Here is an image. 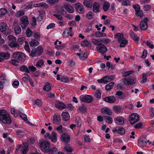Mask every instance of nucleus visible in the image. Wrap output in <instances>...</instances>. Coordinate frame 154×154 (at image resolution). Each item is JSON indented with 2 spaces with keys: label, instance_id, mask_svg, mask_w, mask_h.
Segmentation results:
<instances>
[{
  "label": "nucleus",
  "instance_id": "obj_12",
  "mask_svg": "<svg viewBox=\"0 0 154 154\" xmlns=\"http://www.w3.org/2000/svg\"><path fill=\"white\" fill-rule=\"evenodd\" d=\"M125 80L128 85H134L136 82V79L133 77H130L128 78H125Z\"/></svg>",
  "mask_w": 154,
  "mask_h": 154
},
{
  "label": "nucleus",
  "instance_id": "obj_9",
  "mask_svg": "<svg viewBox=\"0 0 154 154\" xmlns=\"http://www.w3.org/2000/svg\"><path fill=\"white\" fill-rule=\"evenodd\" d=\"M79 52L78 53V56L79 57L80 60H84L87 58V56L85 51H82L81 49H79Z\"/></svg>",
  "mask_w": 154,
  "mask_h": 154
},
{
  "label": "nucleus",
  "instance_id": "obj_7",
  "mask_svg": "<svg viewBox=\"0 0 154 154\" xmlns=\"http://www.w3.org/2000/svg\"><path fill=\"white\" fill-rule=\"evenodd\" d=\"M112 132L114 133L115 132L123 135L125 133V129L122 127H117L114 128L112 130Z\"/></svg>",
  "mask_w": 154,
  "mask_h": 154
},
{
  "label": "nucleus",
  "instance_id": "obj_57",
  "mask_svg": "<svg viewBox=\"0 0 154 154\" xmlns=\"http://www.w3.org/2000/svg\"><path fill=\"white\" fill-rule=\"evenodd\" d=\"M63 150L67 152H70L72 151V149L70 146L67 145L64 147Z\"/></svg>",
  "mask_w": 154,
  "mask_h": 154
},
{
  "label": "nucleus",
  "instance_id": "obj_60",
  "mask_svg": "<svg viewBox=\"0 0 154 154\" xmlns=\"http://www.w3.org/2000/svg\"><path fill=\"white\" fill-rule=\"evenodd\" d=\"M35 49L36 50V51L39 55H40L42 54L43 51V49L41 47L39 46Z\"/></svg>",
  "mask_w": 154,
  "mask_h": 154
},
{
  "label": "nucleus",
  "instance_id": "obj_48",
  "mask_svg": "<svg viewBox=\"0 0 154 154\" xmlns=\"http://www.w3.org/2000/svg\"><path fill=\"white\" fill-rule=\"evenodd\" d=\"M0 80V81L4 84L8 82V80L6 79V76L4 74H2L1 76Z\"/></svg>",
  "mask_w": 154,
  "mask_h": 154
},
{
  "label": "nucleus",
  "instance_id": "obj_35",
  "mask_svg": "<svg viewBox=\"0 0 154 154\" xmlns=\"http://www.w3.org/2000/svg\"><path fill=\"white\" fill-rule=\"evenodd\" d=\"M114 84V82H112L105 86V89L106 91H109L111 90L112 88V86Z\"/></svg>",
  "mask_w": 154,
  "mask_h": 154
},
{
  "label": "nucleus",
  "instance_id": "obj_32",
  "mask_svg": "<svg viewBox=\"0 0 154 154\" xmlns=\"http://www.w3.org/2000/svg\"><path fill=\"white\" fill-rule=\"evenodd\" d=\"M79 109L81 112L83 113L86 112L87 111L86 106L83 104L79 106Z\"/></svg>",
  "mask_w": 154,
  "mask_h": 154
},
{
  "label": "nucleus",
  "instance_id": "obj_44",
  "mask_svg": "<svg viewBox=\"0 0 154 154\" xmlns=\"http://www.w3.org/2000/svg\"><path fill=\"white\" fill-rule=\"evenodd\" d=\"M29 43L31 46H36L39 44V42L37 41L34 40L30 42Z\"/></svg>",
  "mask_w": 154,
  "mask_h": 154
},
{
  "label": "nucleus",
  "instance_id": "obj_43",
  "mask_svg": "<svg viewBox=\"0 0 154 154\" xmlns=\"http://www.w3.org/2000/svg\"><path fill=\"white\" fill-rule=\"evenodd\" d=\"M20 70L22 72H25L27 73L30 72L28 68L26 66H23L20 68Z\"/></svg>",
  "mask_w": 154,
  "mask_h": 154
},
{
  "label": "nucleus",
  "instance_id": "obj_6",
  "mask_svg": "<svg viewBox=\"0 0 154 154\" xmlns=\"http://www.w3.org/2000/svg\"><path fill=\"white\" fill-rule=\"evenodd\" d=\"M20 20L21 27L23 29L25 28L29 23L28 17L23 16L20 18Z\"/></svg>",
  "mask_w": 154,
  "mask_h": 154
},
{
  "label": "nucleus",
  "instance_id": "obj_27",
  "mask_svg": "<svg viewBox=\"0 0 154 154\" xmlns=\"http://www.w3.org/2000/svg\"><path fill=\"white\" fill-rule=\"evenodd\" d=\"M131 37L136 42H137L139 41V38L137 35L135 34L132 31H131L130 33Z\"/></svg>",
  "mask_w": 154,
  "mask_h": 154
},
{
  "label": "nucleus",
  "instance_id": "obj_24",
  "mask_svg": "<svg viewBox=\"0 0 154 154\" xmlns=\"http://www.w3.org/2000/svg\"><path fill=\"white\" fill-rule=\"evenodd\" d=\"M146 140L145 137H141L138 140V143L142 146H145L146 144Z\"/></svg>",
  "mask_w": 154,
  "mask_h": 154
},
{
  "label": "nucleus",
  "instance_id": "obj_3",
  "mask_svg": "<svg viewBox=\"0 0 154 154\" xmlns=\"http://www.w3.org/2000/svg\"><path fill=\"white\" fill-rule=\"evenodd\" d=\"M139 120V115L136 113H133L131 114L129 118V121L131 125H133Z\"/></svg>",
  "mask_w": 154,
  "mask_h": 154
},
{
  "label": "nucleus",
  "instance_id": "obj_54",
  "mask_svg": "<svg viewBox=\"0 0 154 154\" xmlns=\"http://www.w3.org/2000/svg\"><path fill=\"white\" fill-rule=\"evenodd\" d=\"M33 102H34V105H37L38 106H41L42 105V102L41 100L39 99H36L35 101L33 100Z\"/></svg>",
  "mask_w": 154,
  "mask_h": 154
},
{
  "label": "nucleus",
  "instance_id": "obj_50",
  "mask_svg": "<svg viewBox=\"0 0 154 154\" xmlns=\"http://www.w3.org/2000/svg\"><path fill=\"white\" fill-rule=\"evenodd\" d=\"M44 64L43 60H40L36 63V66L38 67H41Z\"/></svg>",
  "mask_w": 154,
  "mask_h": 154
},
{
  "label": "nucleus",
  "instance_id": "obj_10",
  "mask_svg": "<svg viewBox=\"0 0 154 154\" xmlns=\"http://www.w3.org/2000/svg\"><path fill=\"white\" fill-rule=\"evenodd\" d=\"M92 10L94 13H98L100 12V5L98 2H95L94 3L92 6Z\"/></svg>",
  "mask_w": 154,
  "mask_h": 154
},
{
  "label": "nucleus",
  "instance_id": "obj_8",
  "mask_svg": "<svg viewBox=\"0 0 154 154\" xmlns=\"http://www.w3.org/2000/svg\"><path fill=\"white\" fill-rule=\"evenodd\" d=\"M96 48L98 51L102 54L106 52L107 51L106 47L102 44L100 45L97 46Z\"/></svg>",
  "mask_w": 154,
  "mask_h": 154
},
{
  "label": "nucleus",
  "instance_id": "obj_53",
  "mask_svg": "<svg viewBox=\"0 0 154 154\" xmlns=\"http://www.w3.org/2000/svg\"><path fill=\"white\" fill-rule=\"evenodd\" d=\"M106 119V122L108 124H111L112 122V119L109 116H104V117Z\"/></svg>",
  "mask_w": 154,
  "mask_h": 154
},
{
  "label": "nucleus",
  "instance_id": "obj_45",
  "mask_svg": "<svg viewBox=\"0 0 154 154\" xmlns=\"http://www.w3.org/2000/svg\"><path fill=\"white\" fill-rule=\"evenodd\" d=\"M7 12V10L3 8L0 9V17H2L6 14Z\"/></svg>",
  "mask_w": 154,
  "mask_h": 154
},
{
  "label": "nucleus",
  "instance_id": "obj_23",
  "mask_svg": "<svg viewBox=\"0 0 154 154\" xmlns=\"http://www.w3.org/2000/svg\"><path fill=\"white\" fill-rule=\"evenodd\" d=\"M23 146L22 147V149L21 150L22 154H26L28 150V147L27 143L23 144Z\"/></svg>",
  "mask_w": 154,
  "mask_h": 154
},
{
  "label": "nucleus",
  "instance_id": "obj_36",
  "mask_svg": "<svg viewBox=\"0 0 154 154\" xmlns=\"http://www.w3.org/2000/svg\"><path fill=\"white\" fill-rule=\"evenodd\" d=\"M70 33L68 29H66L63 34V37L64 38H66L69 35L70 36H72V34Z\"/></svg>",
  "mask_w": 154,
  "mask_h": 154
},
{
  "label": "nucleus",
  "instance_id": "obj_40",
  "mask_svg": "<svg viewBox=\"0 0 154 154\" xmlns=\"http://www.w3.org/2000/svg\"><path fill=\"white\" fill-rule=\"evenodd\" d=\"M120 43V46L121 47H124L128 43V42L127 40L125 39L124 38L121 40L120 42H118Z\"/></svg>",
  "mask_w": 154,
  "mask_h": 154
},
{
  "label": "nucleus",
  "instance_id": "obj_13",
  "mask_svg": "<svg viewBox=\"0 0 154 154\" xmlns=\"http://www.w3.org/2000/svg\"><path fill=\"white\" fill-rule=\"evenodd\" d=\"M103 100L105 101L111 103H113L116 101L115 97L113 96L106 97Z\"/></svg>",
  "mask_w": 154,
  "mask_h": 154
},
{
  "label": "nucleus",
  "instance_id": "obj_46",
  "mask_svg": "<svg viewBox=\"0 0 154 154\" xmlns=\"http://www.w3.org/2000/svg\"><path fill=\"white\" fill-rule=\"evenodd\" d=\"M25 14L24 12L22 10H20L17 11L15 15L17 17H19Z\"/></svg>",
  "mask_w": 154,
  "mask_h": 154
},
{
  "label": "nucleus",
  "instance_id": "obj_41",
  "mask_svg": "<svg viewBox=\"0 0 154 154\" xmlns=\"http://www.w3.org/2000/svg\"><path fill=\"white\" fill-rule=\"evenodd\" d=\"M121 107L120 106H114L113 107V110L117 113L120 112L121 111Z\"/></svg>",
  "mask_w": 154,
  "mask_h": 154
},
{
  "label": "nucleus",
  "instance_id": "obj_56",
  "mask_svg": "<svg viewBox=\"0 0 154 154\" xmlns=\"http://www.w3.org/2000/svg\"><path fill=\"white\" fill-rule=\"evenodd\" d=\"M14 31L16 34H18L21 31V29L20 27L19 26L15 27L14 28Z\"/></svg>",
  "mask_w": 154,
  "mask_h": 154
},
{
  "label": "nucleus",
  "instance_id": "obj_14",
  "mask_svg": "<svg viewBox=\"0 0 154 154\" xmlns=\"http://www.w3.org/2000/svg\"><path fill=\"white\" fill-rule=\"evenodd\" d=\"M55 107L60 109H63L65 108V105L60 101H57L55 104Z\"/></svg>",
  "mask_w": 154,
  "mask_h": 154
},
{
  "label": "nucleus",
  "instance_id": "obj_4",
  "mask_svg": "<svg viewBox=\"0 0 154 154\" xmlns=\"http://www.w3.org/2000/svg\"><path fill=\"white\" fill-rule=\"evenodd\" d=\"M79 98L81 101L87 103H91L93 100L92 97L90 95H81Z\"/></svg>",
  "mask_w": 154,
  "mask_h": 154
},
{
  "label": "nucleus",
  "instance_id": "obj_49",
  "mask_svg": "<svg viewBox=\"0 0 154 154\" xmlns=\"http://www.w3.org/2000/svg\"><path fill=\"white\" fill-rule=\"evenodd\" d=\"M89 45L90 43L87 40H85L81 43V45L84 47L88 46Z\"/></svg>",
  "mask_w": 154,
  "mask_h": 154
},
{
  "label": "nucleus",
  "instance_id": "obj_2",
  "mask_svg": "<svg viewBox=\"0 0 154 154\" xmlns=\"http://www.w3.org/2000/svg\"><path fill=\"white\" fill-rule=\"evenodd\" d=\"M0 121L3 123L6 124H10L11 119L8 113L5 110H0Z\"/></svg>",
  "mask_w": 154,
  "mask_h": 154
},
{
  "label": "nucleus",
  "instance_id": "obj_1",
  "mask_svg": "<svg viewBox=\"0 0 154 154\" xmlns=\"http://www.w3.org/2000/svg\"><path fill=\"white\" fill-rule=\"evenodd\" d=\"M40 146L42 151L44 152H49V154H55L58 151V149L56 148H53L50 149V143L48 141H43L40 143Z\"/></svg>",
  "mask_w": 154,
  "mask_h": 154
},
{
  "label": "nucleus",
  "instance_id": "obj_28",
  "mask_svg": "<svg viewBox=\"0 0 154 154\" xmlns=\"http://www.w3.org/2000/svg\"><path fill=\"white\" fill-rule=\"evenodd\" d=\"M115 37L118 39V42H120L121 40L124 39V37L123 33H118L115 36Z\"/></svg>",
  "mask_w": 154,
  "mask_h": 154
},
{
  "label": "nucleus",
  "instance_id": "obj_26",
  "mask_svg": "<svg viewBox=\"0 0 154 154\" xmlns=\"http://www.w3.org/2000/svg\"><path fill=\"white\" fill-rule=\"evenodd\" d=\"M58 40H56V42H54V45H56L55 48L58 50H61L63 49L65 46V44H63L61 45H58Z\"/></svg>",
  "mask_w": 154,
  "mask_h": 154
},
{
  "label": "nucleus",
  "instance_id": "obj_22",
  "mask_svg": "<svg viewBox=\"0 0 154 154\" xmlns=\"http://www.w3.org/2000/svg\"><path fill=\"white\" fill-rule=\"evenodd\" d=\"M7 25L4 22H0V31L3 32L5 31L7 29Z\"/></svg>",
  "mask_w": 154,
  "mask_h": 154
},
{
  "label": "nucleus",
  "instance_id": "obj_11",
  "mask_svg": "<svg viewBox=\"0 0 154 154\" xmlns=\"http://www.w3.org/2000/svg\"><path fill=\"white\" fill-rule=\"evenodd\" d=\"M60 139L62 141L66 143H68L70 139L69 135L66 133L63 134L61 137Z\"/></svg>",
  "mask_w": 154,
  "mask_h": 154
},
{
  "label": "nucleus",
  "instance_id": "obj_63",
  "mask_svg": "<svg viewBox=\"0 0 154 154\" xmlns=\"http://www.w3.org/2000/svg\"><path fill=\"white\" fill-rule=\"evenodd\" d=\"M133 72H134L132 70H130V71L125 72L123 73V76H128L131 75V74H132V73H133Z\"/></svg>",
  "mask_w": 154,
  "mask_h": 154
},
{
  "label": "nucleus",
  "instance_id": "obj_21",
  "mask_svg": "<svg viewBox=\"0 0 154 154\" xmlns=\"http://www.w3.org/2000/svg\"><path fill=\"white\" fill-rule=\"evenodd\" d=\"M23 110L22 109H19L18 111L19 114L20 116L21 117L25 122H28V120L26 116L22 113L21 111H23Z\"/></svg>",
  "mask_w": 154,
  "mask_h": 154
},
{
  "label": "nucleus",
  "instance_id": "obj_62",
  "mask_svg": "<svg viewBox=\"0 0 154 154\" xmlns=\"http://www.w3.org/2000/svg\"><path fill=\"white\" fill-rule=\"evenodd\" d=\"M133 7L135 10L136 13L140 11V7L138 5H134Z\"/></svg>",
  "mask_w": 154,
  "mask_h": 154
},
{
  "label": "nucleus",
  "instance_id": "obj_51",
  "mask_svg": "<svg viewBox=\"0 0 154 154\" xmlns=\"http://www.w3.org/2000/svg\"><path fill=\"white\" fill-rule=\"evenodd\" d=\"M94 94L95 97L97 98H100L101 97V93L99 90H97L95 91L94 92Z\"/></svg>",
  "mask_w": 154,
  "mask_h": 154
},
{
  "label": "nucleus",
  "instance_id": "obj_52",
  "mask_svg": "<svg viewBox=\"0 0 154 154\" xmlns=\"http://www.w3.org/2000/svg\"><path fill=\"white\" fill-rule=\"evenodd\" d=\"M59 0H47L46 2L49 5H52L57 3Z\"/></svg>",
  "mask_w": 154,
  "mask_h": 154
},
{
  "label": "nucleus",
  "instance_id": "obj_39",
  "mask_svg": "<svg viewBox=\"0 0 154 154\" xmlns=\"http://www.w3.org/2000/svg\"><path fill=\"white\" fill-rule=\"evenodd\" d=\"M51 89V85L48 82L46 83L45 85V86L43 88V89L46 91H49Z\"/></svg>",
  "mask_w": 154,
  "mask_h": 154
},
{
  "label": "nucleus",
  "instance_id": "obj_16",
  "mask_svg": "<svg viewBox=\"0 0 154 154\" xmlns=\"http://www.w3.org/2000/svg\"><path fill=\"white\" fill-rule=\"evenodd\" d=\"M61 120L60 115L59 114H55L54 116L53 122L54 124H57L60 122Z\"/></svg>",
  "mask_w": 154,
  "mask_h": 154
},
{
  "label": "nucleus",
  "instance_id": "obj_30",
  "mask_svg": "<svg viewBox=\"0 0 154 154\" xmlns=\"http://www.w3.org/2000/svg\"><path fill=\"white\" fill-rule=\"evenodd\" d=\"M84 12L83 6L79 3H78V12L79 13H82Z\"/></svg>",
  "mask_w": 154,
  "mask_h": 154
},
{
  "label": "nucleus",
  "instance_id": "obj_37",
  "mask_svg": "<svg viewBox=\"0 0 154 154\" xmlns=\"http://www.w3.org/2000/svg\"><path fill=\"white\" fill-rule=\"evenodd\" d=\"M0 57H2L4 59L6 60L10 57V56L8 53L2 52L0 53Z\"/></svg>",
  "mask_w": 154,
  "mask_h": 154
},
{
  "label": "nucleus",
  "instance_id": "obj_25",
  "mask_svg": "<svg viewBox=\"0 0 154 154\" xmlns=\"http://www.w3.org/2000/svg\"><path fill=\"white\" fill-rule=\"evenodd\" d=\"M140 29L143 30H146L148 28L147 23L146 22H145L144 21H141L140 22Z\"/></svg>",
  "mask_w": 154,
  "mask_h": 154
},
{
  "label": "nucleus",
  "instance_id": "obj_19",
  "mask_svg": "<svg viewBox=\"0 0 154 154\" xmlns=\"http://www.w3.org/2000/svg\"><path fill=\"white\" fill-rule=\"evenodd\" d=\"M57 134L54 132L52 131L51 134L50 139L52 142H56L57 140Z\"/></svg>",
  "mask_w": 154,
  "mask_h": 154
},
{
  "label": "nucleus",
  "instance_id": "obj_5",
  "mask_svg": "<svg viewBox=\"0 0 154 154\" xmlns=\"http://www.w3.org/2000/svg\"><path fill=\"white\" fill-rule=\"evenodd\" d=\"M13 57L17 60L23 61L25 59V57L23 53L19 52H15L13 55Z\"/></svg>",
  "mask_w": 154,
  "mask_h": 154
},
{
  "label": "nucleus",
  "instance_id": "obj_20",
  "mask_svg": "<svg viewBox=\"0 0 154 154\" xmlns=\"http://www.w3.org/2000/svg\"><path fill=\"white\" fill-rule=\"evenodd\" d=\"M63 8L68 12L72 13L73 12L74 8L70 5L68 4H64L63 6Z\"/></svg>",
  "mask_w": 154,
  "mask_h": 154
},
{
  "label": "nucleus",
  "instance_id": "obj_15",
  "mask_svg": "<svg viewBox=\"0 0 154 154\" xmlns=\"http://www.w3.org/2000/svg\"><path fill=\"white\" fill-rule=\"evenodd\" d=\"M124 119L122 117H119L114 119L115 123L120 125H123L124 124Z\"/></svg>",
  "mask_w": 154,
  "mask_h": 154
},
{
  "label": "nucleus",
  "instance_id": "obj_38",
  "mask_svg": "<svg viewBox=\"0 0 154 154\" xmlns=\"http://www.w3.org/2000/svg\"><path fill=\"white\" fill-rule=\"evenodd\" d=\"M9 45L11 48H13L17 47L18 44L17 42L16 41H13L9 43Z\"/></svg>",
  "mask_w": 154,
  "mask_h": 154
},
{
  "label": "nucleus",
  "instance_id": "obj_31",
  "mask_svg": "<svg viewBox=\"0 0 154 154\" xmlns=\"http://www.w3.org/2000/svg\"><path fill=\"white\" fill-rule=\"evenodd\" d=\"M104 84L107 83L113 79V77L112 76H105L103 77Z\"/></svg>",
  "mask_w": 154,
  "mask_h": 154
},
{
  "label": "nucleus",
  "instance_id": "obj_42",
  "mask_svg": "<svg viewBox=\"0 0 154 154\" xmlns=\"http://www.w3.org/2000/svg\"><path fill=\"white\" fill-rule=\"evenodd\" d=\"M16 134L20 136H23L25 134V131L24 130L19 129L16 131Z\"/></svg>",
  "mask_w": 154,
  "mask_h": 154
},
{
  "label": "nucleus",
  "instance_id": "obj_58",
  "mask_svg": "<svg viewBox=\"0 0 154 154\" xmlns=\"http://www.w3.org/2000/svg\"><path fill=\"white\" fill-rule=\"evenodd\" d=\"M86 16L88 19H90L93 18L94 15L92 12L89 11L87 14Z\"/></svg>",
  "mask_w": 154,
  "mask_h": 154
},
{
  "label": "nucleus",
  "instance_id": "obj_47",
  "mask_svg": "<svg viewBox=\"0 0 154 154\" xmlns=\"http://www.w3.org/2000/svg\"><path fill=\"white\" fill-rule=\"evenodd\" d=\"M29 55L32 57H34L39 55L36 51V50L34 48L32 50L31 52L29 54Z\"/></svg>",
  "mask_w": 154,
  "mask_h": 154
},
{
  "label": "nucleus",
  "instance_id": "obj_55",
  "mask_svg": "<svg viewBox=\"0 0 154 154\" xmlns=\"http://www.w3.org/2000/svg\"><path fill=\"white\" fill-rule=\"evenodd\" d=\"M47 6V5L44 2L41 3L34 5V7H46Z\"/></svg>",
  "mask_w": 154,
  "mask_h": 154
},
{
  "label": "nucleus",
  "instance_id": "obj_64",
  "mask_svg": "<svg viewBox=\"0 0 154 154\" xmlns=\"http://www.w3.org/2000/svg\"><path fill=\"white\" fill-rule=\"evenodd\" d=\"M110 41V40L109 38H104L101 39V43L103 42L106 44L109 43Z\"/></svg>",
  "mask_w": 154,
  "mask_h": 154
},
{
  "label": "nucleus",
  "instance_id": "obj_18",
  "mask_svg": "<svg viewBox=\"0 0 154 154\" xmlns=\"http://www.w3.org/2000/svg\"><path fill=\"white\" fill-rule=\"evenodd\" d=\"M61 116L63 120L65 121H68L70 119V116L68 112H63Z\"/></svg>",
  "mask_w": 154,
  "mask_h": 154
},
{
  "label": "nucleus",
  "instance_id": "obj_29",
  "mask_svg": "<svg viewBox=\"0 0 154 154\" xmlns=\"http://www.w3.org/2000/svg\"><path fill=\"white\" fill-rule=\"evenodd\" d=\"M110 6V4L107 2H105L103 5V10L106 11H108Z\"/></svg>",
  "mask_w": 154,
  "mask_h": 154
},
{
  "label": "nucleus",
  "instance_id": "obj_34",
  "mask_svg": "<svg viewBox=\"0 0 154 154\" xmlns=\"http://www.w3.org/2000/svg\"><path fill=\"white\" fill-rule=\"evenodd\" d=\"M92 42L95 45L98 46L100 45L101 44V39H95L92 38Z\"/></svg>",
  "mask_w": 154,
  "mask_h": 154
},
{
  "label": "nucleus",
  "instance_id": "obj_17",
  "mask_svg": "<svg viewBox=\"0 0 154 154\" xmlns=\"http://www.w3.org/2000/svg\"><path fill=\"white\" fill-rule=\"evenodd\" d=\"M101 112L103 114H107L109 116H111L112 113L111 110L107 107L102 108L101 110Z\"/></svg>",
  "mask_w": 154,
  "mask_h": 154
},
{
  "label": "nucleus",
  "instance_id": "obj_59",
  "mask_svg": "<svg viewBox=\"0 0 154 154\" xmlns=\"http://www.w3.org/2000/svg\"><path fill=\"white\" fill-rule=\"evenodd\" d=\"M25 38L23 37L19 38L18 39L17 42L20 45H22L23 43L25 41Z\"/></svg>",
  "mask_w": 154,
  "mask_h": 154
},
{
  "label": "nucleus",
  "instance_id": "obj_33",
  "mask_svg": "<svg viewBox=\"0 0 154 154\" xmlns=\"http://www.w3.org/2000/svg\"><path fill=\"white\" fill-rule=\"evenodd\" d=\"M116 94L119 96L118 97L121 99H123L126 97V95L123 93V92L121 91H119L116 92Z\"/></svg>",
  "mask_w": 154,
  "mask_h": 154
},
{
  "label": "nucleus",
  "instance_id": "obj_61",
  "mask_svg": "<svg viewBox=\"0 0 154 154\" xmlns=\"http://www.w3.org/2000/svg\"><path fill=\"white\" fill-rule=\"evenodd\" d=\"M12 84L14 88H17L19 86V83L18 81H14L12 83Z\"/></svg>",
  "mask_w": 154,
  "mask_h": 154
}]
</instances>
